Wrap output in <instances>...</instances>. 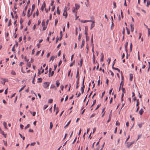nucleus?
Returning a JSON list of instances; mask_svg holds the SVG:
<instances>
[{
  "label": "nucleus",
  "mask_w": 150,
  "mask_h": 150,
  "mask_svg": "<svg viewBox=\"0 0 150 150\" xmlns=\"http://www.w3.org/2000/svg\"><path fill=\"white\" fill-rule=\"evenodd\" d=\"M70 122H71V120L69 121L67 123V125L64 126V128H65L67 127L69 125V124L70 123Z\"/></svg>",
  "instance_id": "nucleus-28"
},
{
  "label": "nucleus",
  "mask_w": 150,
  "mask_h": 150,
  "mask_svg": "<svg viewBox=\"0 0 150 150\" xmlns=\"http://www.w3.org/2000/svg\"><path fill=\"white\" fill-rule=\"evenodd\" d=\"M85 44V40L84 39H83L82 41V42L81 43V48H82V47Z\"/></svg>",
  "instance_id": "nucleus-9"
},
{
  "label": "nucleus",
  "mask_w": 150,
  "mask_h": 150,
  "mask_svg": "<svg viewBox=\"0 0 150 150\" xmlns=\"http://www.w3.org/2000/svg\"><path fill=\"white\" fill-rule=\"evenodd\" d=\"M64 86L63 85H61L60 86V88L62 91L63 90Z\"/></svg>",
  "instance_id": "nucleus-60"
},
{
  "label": "nucleus",
  "mask_w": 150,
  "mask_h": 150,
  "mask_svg": "<svg viewBox=\"0 0 150 150\" xmlns=\"http://www.w3.org/2000/svg\"><path fill=\"white\" fill-rule=\"evenodd\" d=\"M54 3V1H52L51 3L50 4V6H53Z\"/></svg>",
  "instance_id": "nucleus-62"
},
{
  "label": "nucleus",
  "mask_w": 150,
  "mask_h": 150,
  "mask_svg": "<svg viewBox=\"0 0 150 150\" xmlns=\"http://www.w3.org/2000/svg\"><path fill=\"white\" fill-rule=\"evenodd\" d=\"M111 115L110 113L109 115V118H108L109 119L107 121V122H108L110 121V120H111Z\"/></svg>",
  "instance_id": "nucleus-16"
},
{
  "label": "nucleus",
  "mask_w": 150,
  "mask_h": 150,
  "mask_svg": "<svg viewBox=\"0 0 150 150\" xmlns=\"http://www.w3.org/2000/svg\"><path fill=\"white\" fill-rule=\"evenodd\" d=\"M11 74L13 75H16V73L15 71H13V70H12L11 72Z\"/></svg>",
  "instance_id": "nucleus-21"
},
{
  "label": "nucleus",
  "mask_w": 150,
  "mask_h": 150,
  "mask_svg": "<svg viewBox=\"0 0 150 150\" xmlns=\"http://www.w3.org/2000/svg\"><path fill=\"white\" fill-rule=\"evenodd\" d=\"M48 107V105H45L44 106L43 110H45V109H46L47 108V107Z\"/></svg>",
  "instance_id": "nucleus-39"
},
{
  "label": "nucleus",
  "mask_w": 150,
  "mask_h": 150,
  "mask_svg": "<svg viewBox=\"0 0 150 150\" xmlns=\"http://www.w3.org/2000/svg\"><path fill=\"white\" fill-rule=\"evenodd\" d=\"M77 80L76 82V84H79V77H77Z\"/></svg>",
  "instance_id": "nucleus-43"
},
{
  "label": "nucleus",
  "mask_w": 150,
  "mask_h": 150,
  "mask_svg": "<svg viewBox=\"0 0 150 150\" xmlns=\"http://www.w3.org/2000/svg\"><path fill=\"white\" fill-rule=\"evenodd\" d=\"M53 126V125L52 122H50V129H51L52 128Z\"/></svg>",
  "instance_id": "nucleus-22"
},
{
  "label": "nucleus",
  "mask_w": 150,
  "mask_h": 150,
  "mask_svg": "<svg viewBox=\"0 0 150 150\" xmlns=\"http://www.w3.org/2000/svg\"><path fill=\"white\" fill-rule=\"evenodd\" d=\"M46 4L45 3V2H43V4L42 5L41 7V8L40 9L42 11H43L44 8L45 7Z\"/></svg>",
  "instance_id": "nucleus-4"
},
{
  "label": "nucleus",
  "mask_w": 150,
  "mask_h": 150,
  "mask_svg": "<svg viewBox=\"0 0 150 150\" xmlns=\"http://www.w3.org/2000/svg\"><path fill=\"white\" fill-rule=\"evenodd\" d=\"M132 43H131L130 44V52H131V51H132Z\"/></svg>",
  "instance_id": "nucleus-30"
},
{
  "label": "nucleus",
  "mask_w": 150,
  "mask_h": 150,
  "mask_svg": "<svg viewBox=\"0 0 150 150\" xmlns=\"http://www.w3.org/2000/svg\"><path fill=\"white\" fill-rule=\"evenodd\" d=\"M51 71H52V68H50L49 69V77L50 76V73Z\"/></svg>",
  "instance_id": "nucleus-45"
},
{
  "label": "nucleus",
  "mask_w": 150,
  "mask_h": 150,
  "mask_svg": "<svg viewBox=\"0 0 150 150\" xmlns=\"http://www.w3.org/2000/svg\"><path fill=\"white\" fill-rule=\"evenodd\" d=\"M72 12L74 13H75V14H76V13L77 12V10H76V9H75L74 7L73 8V10H72Z\"/></svg>",
  "instance_id": "nucleus-14"
},
{
  "label": "nucleus",
  "mask_w": 150,
  "mask_h": 150,
  "mask_svg": "<svg viewBox=\"0 0 150 150\" xmlns=\"http://www.w3.org/2000/svg\"><path fill=\"white\" fill-rule=\"evenodd\" d=\"M130 137V135H128L127 139H126V140L125 141V144H126V143H127V142L128 141V139H129Z\"/></svg>",
  "instance_id": "nucleus-24"
},
{
  "label": "nucleus",
  "mask_w": 150,
  "mask_h": 150,
  "mask_svg": "<svg viewBox=\"0 0 150 150\" xmlns=\"http://www.w3.org/2000/svg\"><path fill=\"white\" fill-rule=\"evenodd\" d=\"M94 26V22L93 21V23L91 25V27L90 29L91 30L92 28Z\"/></svg>",
  "instance_id": "nucleus-20"
},
{
  "label": "nucleus",
  "mask_w": 150,
  "mask_h": 150,
  "mask_svg": "<svg viewBox=\"0 0 150 150\" xmlns=\"http://www.w3.org/2000/svg\"><path fill=\"white\" fill-rule=\"evenodd\" d=\"M67 8L66 7V6L65 8H64V12L63 13V15L64 16H65V18H66L67 17Z\"/></svg>",
  "instance_id": "nucleus-2"
},
{
  "label": "nucleus",
  "mask_w": 150,
  "mask_h": 150,
  "mask_svg": "<svg viewBox=\"0 0 150 150\" xmlns=\"http://www.w3.org/2000/svg\"><path fill=\"white\" fill-rule=\"evenodd\" d=\"M30 125L29 124H28L26 126H25V129H26L28 128H29L30 127Z\"/></svg>",
  "instance_id": "nucleus-36"
},
{
  "label": "nucleus",
  "mask_w": 150,
  "mask_h": 150,
  "mask_svg": "<svg viewBox=\"0 0 150 150\" xmlns=\"http://www.w3.org/2000/svg\"><path fill=\"white\" fill-rule=\"evenodd\" d=\"M137 104H136V106H138V105L139 104V99L137 100Z\"/></svg>",
  "instance_id": "nucleus-51"
},
{
  "label": "nucleus",
  "mask_w": 150,
  "mask_h": 150,
  "mask_svg": "<svg viewBox=\"0 0 150 150\" xmlns=\"http://www.w3.org/2000/svg\"><path fill=\"white\" fill-rule=\"evenodd\" d=\"M105 93V91H104L103 92V93H102V97H101V98H102L103 97V96L104 95Z\"/></svg>",
  "instance_id": "nucleus-63"
},
{
  "label": "nucleus",
  "mask_w": 150,
  "mask_h": 150,
  "mask_svg": "<svg viewBox=\"0 0 150 150\" xmlns=\"http://www.w3.org/2000/svg\"><path fill=\"white\" fill-rule=\"evenodd\" d=\"M130 26H131V32H132L134 31V28L133 27V26L131 24L130 25Z\"/></svg>",
  "instance_id": "nucleus-25"
},
{
  "label": "nucleus",
  "mask_w": 150,
  "mask_h": 150,
  "mask_svg": "<svg viewBox=\"0 0 150 150\" xmlns=\"http://www.w3.org/2000/svg\"><path fill=\"white\" fill-rule=\"evenodd\" d=\"M78 33V32H77V28H75V34L77 35Z\"/></svg>",
  "instance_id": "nucleus-57"
},
{
  "label": "nucleus",
  "mask_w": 150,
  "mask_h": 150,
  "mask_svg": "<svg viewBox=\"0 0 150 150\" xmlns=\"http://www.w3.org/2000/svg\"><path fill=\"white\" fill-rule=\"evenodd\" d=\"M81 34H79V35L78 39L79 41H80L81 39Z\"/></svg>",
  "instance_id": "nucleus-35"
},
{
  "label": "nucleus",
  "mask_w": 150,
  "mask_h": 150,
  "mask_svg": "<svg viewBox=\"0 0 150 150\" xmlns=\"http://www.w3.org/2000/svg\"><path fill=\"white\" fill-rule=\"evenodd\" d=\"M3 80V81H4V82L3 83H2V84H3V85H4L5 84V83L6 81H7V79H2Z\"/></svg>",
  "instance_id": "nucleus-18"
},
{
  "label": "nucleus",
  "mask_w": 150,
  "mask_h": 150,
  "mask_svg": "<svg viewBox=\"0 0 150 150\" xmlns=\"http://www.w3.org/2000/svg\"><path fill=\"white\" fill-rule=\"evenodd\" d=\"M23 127H24V126L23 125H22V124H21L20 125V127L21 129H22L23 128Z\"/></svg>",
  "instance_id": "nucleus-64"
},
{
  "label": "nucleus",
  "mask_w": 150,
  "mask_h": 150,
  "mask_svg": "<svg viewBox=\"0 0 150 150\" xmlns=\"http://www.w3.org/2000/svg\"><path fill=\"white\" fill-rule=\"evenodd\" d=\"M86 41H87L89 40V37L88 36H86Z\"/></svg>",
  "instance_id": "nucleus-50"
},
{
  "label": "nucleus",
  "mask_w": 150,
  "mask_h": 150,
  "mask_svg": "<svg viewBox=\"0 0 150 150\" xmlns=\"http://www.w3.org/2000/svg\"><path fill=\"white\" fill-rule=\"evenodd\" d=\"M100 104L98 105L97 106V107L95 109V110H97L100 107Z\"/></svg>",
  "instance_id": "nucleus-53"
},
{
  "label": "nucleus",
  "mask_w": 150,
  "mask_h": 150,
  "mask_svg": "<svg viewBox=\"0 0 150 150\" xmlns=\"http://www.w3.org/2000/svg\"><path fill=\"white\" fill-rule=\"evenodd\" d=\"M57 13L59 15L60 13V12L59 9V7H58L57 8Z\"/></svg>",
  "instance_id": "nucleus-27"
},
{
  "label": "nucleus",
  "mask_w": 150,
  "mask_h": 150,
  "mask_svg": "<svg viewBox=\"0 0 150 150\" xmlns=\"http://www.w3.org/2000/svg\"><path fill=\"white\" fill-rule=\"evenodd\" d=\"M54 56H51L50 57V61L51 60H52V61H53L54 60Z\"/></svg>",
  "instance_id": "nucleus-42"
},
{
  "label": "nucleus",
  "mask_w": 150,
  "mask_h": 150,
  "mask_svg": "<svg viewBox=\"0 0 150 150\" xmlns=\"http://www.w3.org/2000/svg\"><path fill=\"white\" fill-rule=\"evenodd\" d=\"M134 143V141H133L132 142H128L127 143H126L127 144V147L129 148L130 146L133 144Z\"/></svg>",
  "instance_id": "nucleus-1"
},
{
  "label": "nucleus",
  "mask_w": 150,
  "mask_h": 150,
  "mask_svg": "<svg viewBox=\"0 0 150 150\" xmlns=\"http://www.w3.org/2000/svg\"><path fill=\"white\" fill-rule=\"evenodd\" d=\"M53 100L52 99H50L49 100L48 103H52Z\"/></svg>",
  "instance_id": "nucleus-40"
},
{
  "label": "nucleus",
  "mask_w": 150,
  "mask_h": 150,
  "mask_svg": "<svg viewBox=\"0 0 150 150\" xmlns=\"http://www.w3.org/2000/svg\"><path fill=\"white\" fill-rule=\"evenodd\" d=\"M83 63V59H81L80 61V67H81L82 66V64Z\"/></svg>",
  "instance_id": "nucleus-29"
},
{
  "label": "nucleus",
  "mask_w": 150,
  "mask_h": 150,
  "mask_svg": "<svg viewBox=\"0 0 150 150\" xmlns=\"http://www.w3.org/2000/svg\"><path fill=\"white\" fill-rule=\"evenodd\" d=\"M15 46V45H14L13 48H12V51L14 52H15V50L14 49V47Z\"/></svg>",
  "instance_id": "nucleus-52"
},
{
  "label": "nucleus",
  "mask_w": 150,
  "mask_h": 150,
  "mask_svg": "<svg viewBox=\"0 0 150 150\" xmlns=\"http://www.w3.org/2000/svg\"><path fill=\"white\" fill-rule=\"evenodd\" d=\"M54 71H52L51 72V75H50V76H52L53 75V74H54Z\"/></svg>",
  "instance_id": "nucleus-55"
},
{
  "label": "nucleus",
  "mask_w": 150,
  "mask_h": 150,
  "mask_svg": "<svg viewBox=\"0 0 150 150\" xmlns=\"http://www.w3.org/2000/svg\"><path fill=\"white\" fill-rule=\"evenodd\" d=\"M79 68H78L77 72H76V78L79 77Z\"/></svg>",
  "instance_id": "nucleus-10"
},
{
  "label": "nucleus",
  "mask_w": 150,
  "mask_h": 150,
  "mask_svg": "<svg viewBox=\"0 0 150 150\" xmlns=\"http://www.w3.org/2000/svg\"><path fill=\"white\" fill-rule=\"evenodd\" d=\"M126 29L127 30V34H128V35L129 34V33H130L129 30L128 28L127 27H126Z\"/></svg>",
  "instance_id": "nucleus-37"
},
{
  "label": "nucleus",
  "mask_w": 150,
  "mask_h": 150,
  "mask_svg": "<svg viewBox=\"0 0 150 150\" xmlns=\"http://www.w3.org/2000/svg\"><path fill=\"white\" fill-rule=\"evenodd\" d=\"M56 85L57 87H58L60 84V83L59 81L57 80L56 81Z\"/></svg>",
  "instance_id": "nucleus-13"
},
{
  "label": "nucleus",
  "mask_w": 150,
  "mask_h": 150,
  "mask_svg": "<svg viewBox=\"0 0 150 150\" xmlns=\"http://www.w3.org/2000/svg\"><path fill=\"white\" fill-rule=\"evenodd\" d=\"M112 68L114 69L117 70L119 72H120V70L118 68L114 67L113 65H112Z\"/></svg>",
  "instance_id": "nucleus-12"
},
{
  "label": "nucleus",
  "mask_w": 150,
  "mask_h": 150,
  "mask_svg": "<svg viewBox=\"0 0 150 150\" xmlns=\"http://www.w3.org/2000/svg\"><path fill=\"white\" fill-rule=\"evenodd\" d=\"M124 94L122 93L121 95V101H123V100Z\"/></svg>",
  "instance_id": "nucleus-38"
},
{
  "label": "nucleus",
  "mask_w": 150,
  "mask_h": 150,
  "mask_svg": "<svg viewBox=\"0 0 150 150\" xmlns=\"http://www.w3.org/2000/svg\"><path fill=\"white\" fill-rule=\"evenodd\" d=\"M0 133L1 134H2L5 136V135L4 134V132L2 130H1V129L0 127ZM4 137H6L5 136H4Z\"/></svg>",
  "instance_id": "nucleus-15"
},
{
  "label": "nucleus",
  "mask_w": 150,
  "mask_h": 150,
  "mask_svg": "<svg viewBox=\"0 0 150 150\" xmlns=\"http://www.w3.org/2000/svg\"><path fill=\"white\" fill-rule=\"evenodd\" d=\"M38 81H37L38 83H40L42 81V79L41 78H40L38 79Z\"/></svg>",
  "instance_id": "nucleus-31"
},
{
  "label": "nucleus",
  "mask_w": 150,
  "mask_h": 150,
  "mask_svg": "<svg viewBox=\"0 0 150 150\" xmlns=\"http://www.w3.org/2000/svg\"><path fill=\"white\" fill-rule=\"evenodd\" d=\"M129 76H130L129 80L130 81H132V79L133 77V74H129Z\"/></svg>",
  "instance_id": "nucleus-17"
},
{
  "label": "nucleus",
  "mask_w": 150,
  "mask_h": 150,
  "mask_svg": "<svg viewBox=\"0 0 150 150\" xmlns=\"http://www.w3.org/2000/svg\"><path fill=\"white\" fill-rule=\"evenodd\" d=\"M35 8V4H33L32 5V11H31L32 12V11H33Z\"/></svg>",
  "instance_id": "nucleus-19"
},
{
  "label": "nucleus",
  "mask_w": 150,
  "mask_h": 150,
  "mask_svg": "<svg viewBox=\"0 0 150 150\" xmlns=\"http://www.w3.org/2000/svg\"><path fill=\"white\" fill-rule=\"evenodd\" d=\"M108 81L109 80L108 79H106V83L107 85H108Z\"/></svg>",
  "instance_id": "nucleus-56"
},
{
  "label": "nucleus",
  "mask_w": 150,
  "mask_h": 150,
  "mask_svg": "<svg viewBox=\"0 0 150 150\" xmlns=\"http://www.w3.org/2000/svg\"><path fill=\"white\" fill-rule=\"evenodd\" d=\"M128 42H126L125 44V51H126V53H127V47L128 46Z\"/></svg>",
  "instance_id": "nucleus-6"
},
{
  "label": "nucleus",
  "mask_w": 150,
  "mask_h": 150,
  "mask_svg": "<svg viewBox=\"0 0 150 150\" xmlns=\"http://www.w3.org/2000/svg\"><path fill=\"white\" fill-rule=\"evenodd\" d=\"M60 39H59V40H60L62 39V31H61L60 32Z\"/></svg>",
  "instance_id": "nucleus-26"
},
{
  "label": "nucleus",
  "mask_w": 150,
  "mask_h": 150,
  "mask_svg": "<svg viewBox=\"0 0 150 150\" xmlns=\"http://www.w3.org/2000/svg\"><path fill=\"white\" fill-rule=\"evenodd\" d=\"M144 112V110L142 108H141L139 111V113L140 115H142Z\"/></svg>",
  "instance_id": "nucleus-11"
},
{
  "label": "nucleus",
  "mask_w": 150,
  "mask_h": 150,
  "mask_svg": "<svg viewBox=\"0 0 150 150\" xmlns=\"http://www.w3.org/2000/svg\"><path fill=\"white\" fill-rule=\"evenodd\" d=\"M56 112L55 113V115H56L59 112V109L58 108H56Z\"/></svg>",
  "instance_id": "nucleus-34"
},
{
  "label": "nucleus",
  "mask_w": 150,
  "mask_h": 150,
  "mask_svg": "<svg viewBox=\"0 0 150 150\" xmlns=\"http://www.w3.org/2000/svg\"><path fill=\"white\" fill-rule=\"evenodd\" d=\"M3 125L6 128V123L5 122H4L3 123Z\"/></svg>",
  "instance_id": "nucleus-47"
},
{
  "label": "nucleus",
  "mask_w": 150,
  "mask_h": 150,
  "mask_svg": "<svg viewBox=\"0 0 150 150\" xmlns=\"http://www.w3.org/2000/svg\"><path fill=\"white\" fill-rule=\"evenodd\" d=\"M55 86L53 84H52L50 86V88H55Z\"/></svg>",
  "instance_id": "nucleus-33"
},
{
  "label": "nucleus",
  "mask_w": 150,
  "mask_h": 150,
  "mask_svg": "<svg viewBox=\"0 0 150 150\" xmlns=\"http://www.w3.org/2000/svg\"><path fill=\"white\" fill-rule=\"evenodd\" d=\"M75 9L76 10H77L79 9L80 7V6L78 4H75Z\"/></svg>",
  "instance_id": "nucleus-7"
},
{
  "label": "nucleus",
  "mask_w": 150,
  "mask_h": 150,
  "mask_svg": "<svg viewBox=\"0 0 150 150\" xmlns=\"http://www.w3.org/2000/svg\"><path fill=\"white\" fill-rule=\"evenodd\" d=\"M93 63H95V56L94 54H93Z\"/></svg>",
  "instance_id": "nucleus-32"
},
{
  "label": "nucleus",
  "mask_w": 150,
  "mask_h": 150,
  "mask_svg": "<svg viewBox=\"0 0 150 150\" xmlns=\"http://www.w3.org/2000/svg\"><path fill=\"white\" fill-rule=\"evenodd\" d=\"M55 8V7L54 6H53L51 8V11H53L54 10Z\"/></svg>",
  "instance_id": "nucleus-61"
},
{
  "label": "nucleus",
  "mask_w": 150,
  "mask_h": 150,
  "mask_svg": "<svg viewBox=\"0 0 150 150\" xmlns=\"http://www.w3.org/2000/svg\"><path fill=\"white\" fill-rule=\"evenodd\" d=\"M27 66L29 67H30L31 66V64L30 63V62H28L27 63Z\"/></svg>",
  "instance_id": "nucleus-44"
},
{
  "label": "nucleus",
  "mask_w": 150,
  "mask_h": 150,
  "mask_svg": "<svg viewBox=\"0 0 150 150\" xmlns=\"http://www.w3.org/2000/svg\"><path fill=\"white\" fill-rule=\"evenodd\" d=\"M122 92L123 93H125L126 92V91L124 88H123L122 87Z\"/></svg>",
  "instance_id": "nucleus-41"
},
{
  "label": "nucleus",
  "mask_w": 150,
  "mask_h": 150,
  "mask_svg": "<svg viewBox=\"0 0 150 150\" xmlns=\"http://www.w3.org/2000/svg\"><path fill=\"white\" fill-rule=\"evenodd\" d=\"M11 24V20L10 19L8 23V26H10Z\"/></svg>",
  "instance_id": "nucleus-49"
},
{
  "label": "nucleus",
  "mask_w": 150,
  "mask_h": 150,
  "mask_svg": "<svg viewBox=\"0 0 150 150\" xmlns=\"http://www.w3.org/2000/svg\"><path fill=\"white\" fill-rule=\"evenodd\" d=\"M45 21L44 20H43L42 23V26H44L45 25Z\"/></svg>",
  "instance_id": "nucleus-46"
},
{
  "label": "nucleus",
  "mask_w": 150,
  "mask_h": 150,
  "mask_svg": "<svg viewBox=\"0 0 150 150\" xmlns=\"http://www.w3.org/2000/svg\"><path fill=\"white\" fill-rule=\"evenodd\" d=\"M103 58H104V55L103 54V53L101 54V57L100 59V61L101 62H103Z\"/></svg>",
  "instance_id": "nucleus-8"
},
{
  "label": "nucleus",
  "mask_w": 150,
  "mask_h": 150,
  "mask_svg": "<svg viewBox=\"0 0 150 150\" xmlns=\"http://www.w3.org/2000/svg\"><path fill=\"white\" fill-rule=\"evenodd\" d=\"M50 84L49 82H45L43 84V87L44 88H46L49 86Z\"/></svg>",
  "instance_id": "nucleus-3"
},
{
  "label": "nucleus",
  "mask_w": 150,
  "mask_h": 150,
  "mask_svg": "<svg viewBox=\"0 0 150 150\" xmlns=\"http://www.w3.org/2000/svg\"><path fill=\"white\" fill-rule=\"evenodd\" d=\"M148 36H149L150 34V29L148 28Z\"/></svg>",
  "instance_id": "nucleus-59"
},
{
  "label": "nucleus",
  "mask_w": 150,
  "mask_h": 150,
  "mask_svg": "<svg viewBox=\"0 0 150 150\" xmlns=\"http://www.w3.org/2000/svg\"><path fill=\"white\" fill-rule=\"evenodd\" d=\"M95 113H93V114H92V115L91 116H90V118H92L94 117L95 116Z\"/></svg>",
  "instance_id": "nucleus-58"
},
{
  "label": "nucleus",
  "mask_w": 150,
  "mask_h": 150,
  "mask_svg": "<svg viewBox=\"0 0 150 150\" xmlns=\"http://www.w3.org/2000/svg\"><path fill=\"white\" fill-rule=\"evenodd\" d=\"M109 71L111 73V75L112 76V77H113L114 75V73H113V72L111 70H109Z\"/></svg>",
  "instance_id": "nucleus-48"
},
{
  "label": "nucleus",
  "mask_w": 150,
  "mask_h": 150,
  "mask_svg": "<svg viewBox=\"0 0 150 150\" xmlns=\"http://www.w3.org/2000/svg\"><path fill=\"white\" fill-rule=\"evenodd\" d=\"M30 11V8H29L28 11V12H27V16L28 17H29L32 14V12L31 11V13L30 14L29 13Z\"/></svg>",
  "instance_id": "nucleus-5"
},
{
  "label": "nucleus",
  "mask_w": 150,
  "mask_h": 150,
  "mask_svg": "<svg viewBox=\"0 0 150 150\" xmlns=\"http://www.w3.org/2000/svg\"><path fill=\"white\" fill-rule=\"evenodd\" d=\"M58 21V20L57 19H55V25L56 26Z\"/></svg>",
  "instance_id": "nucleus-54"
},
{
  "label": "nucleus",
  "mask_w": 150,
  "mask_h": 150,
  "mask_svg": "<svg viewBox=\"0 0 150 150\" xmlns=\"http://www.w3.org/2000/svg\"><path fill=\"white\" fill-rule=\"evenodd\" d=\"M89 21V20H85V21H81V22H82V23H86V22H89V21Z\"/></svg>",
  "instance_id": "nucleus-23"
}]
</instances>
